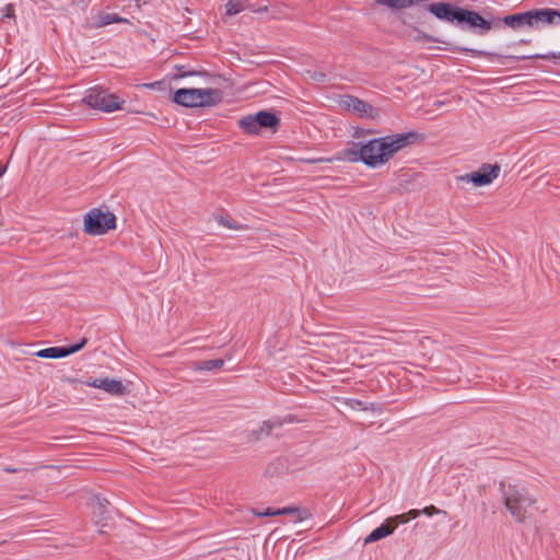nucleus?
<instances>
[{"instance_id":"nucleus-1","label":"nucleus","mask_w":560,"mask_h":560,"mask_svg":"<svg viewBox=\"0 0 560 560\" xmlns=\"http://www.w3.org/2000/svg\"><path fill=\"white\" fill-rule=\"evenodd\" d=\"M423 141V136L416 131L393 133L365 142L354 143L347 150L352 162H362L372 168L387 164L399 151Z\"/></svg>"},{"instance_id":"nucleus-2","label":"nucleus","mask_w":560,"mask_h":560,"mask_svg":"<svg viewBox=\"0 0 560 560\" xmlns=\"http://www.w3.org/2000/svg\"><path fill=\"white\" fill-rule=\"evenodd\" d=\"M424 11L433 14L438 20L455 25L462 30H469L485 35L491 30V23L478 12L454 5L448 2L424 4Z\"/></svg>"},{"instance_id":"nucleus-3","label":"nucleus","mask_w":560,"mask_h":560,"mask_svg":"<svg viewBox=\"0 0 560 560\" xmlns=\"http://www.w3.org/2000/svg\"><path fill=\"white\" fill-rule=\"evenodd\" d=\"M499 489L504 506L513 520L521 524L525 523L532 515V510L535 508L536 499L527 489L517 485L501 481Z\"/></svg>"},{"instance_id":"nucleus-4","label":"nucleus","mask_w":560,"mask_h":560,"mask_svg":"<svg viewBox=\"0 0 560 560\" xmlns=\"http://www.w3.org/2000/svg\"><path fill=\"white\" fill-rule=\"evenodd\" d=\"M223 100V93L218 88L178 89L173 94V101L184 107H210Z\"/></svg>"},{"instance_id":"nucleus-5","label":"nucleus","mask_w":560,"mask_h":560,"mask_svg":"<svg viewBox=\"0 0 560 560\" xmlns=\"http://www.w3.org/2000/svg\"><path fill=\"white\" fill-rule=\"evenodd\" d=\"M116 228V215L108 209L93 208L83 217V232L88 235H104Z\"/></svg>"},{"instance_id":"nucleus-6","label":"nucleus","mask_w":560,"mask_h":560,"mask_svg":"<svg viewBox=\"0 0 560 560\" xmlns=\"http://www.w3.org/2000/svg\"><path fill=\"white\" fill-rule=\"evenodd\" d=\"M280 124V119L271 112L260 110L254 115H246L237 120L240 129L250 136H257L262 128L276 130Z\"/></svg>"},{"instance_id":"nucleus-7","label":"nucleus","mask_w":560,"mask_h":560,"mask_svg":"<svg viewBox=\"0 0 560 560\" xmlns=\"http://www.w3.org/2000/svg\"><path fill=\"white\" fill-rule=\"evenodd\" d=\"M500 172L499 164H482L477 171L458 176L457 180L474 187L488 186L499 177Z\"/></svg>"},{"instance_id":"nucleus-8","label":"nucleus","mask_w":560,"mask_h":560,"mask_svg":"<svg viewBox=\"0 0 560 560\" xmlns=\"http://www.w3.org/2000/svg\"><path fill=\"white\" fill-rule=\"evenodd\" d=\"M84 102L92 108L107 113L119 109L124 103L117 95L102 89H92L84 97Z\"/></svg>"},{"instance_id":"nucleus-9","label":"nucleus","mask_w":560,"mask_h":560,"mask_svg":"<svg viewBox=\"0 0 560 560\" xmlns=\"http://www.w3.org/2000/svg\"><path fill=\"white\" fill-rule=\"evenodd\" d=\"M491 23V28H499L502 24L513 31H522L525 28H534L532 10L505 15L504 18H492L488 20Z\"/></svg>"},{"instance_id":"nucleus-10","label":"nucleus","mask_w":560,"mask_h":560,"mask_svg":"<svg viewBox=\"0 0 560 560\" xmlns=\"http://www.w3.org/2000/svg\"><path fill=\"white\" fill-rule=\"evenodd\" d=\"M340 106L361 118L375 119L380 115L377 108L351 95L343 96L340 100Z\"/></svg>"},{"instance_id":"nucleus-11","label":"nucleus","mask_w":560,"mask_h":560,"mask_svg":"<svg viewBox=\"0 0 560 560\" xmlns=\"http://www.w3.org/2000/svg\"><path fill=\"white\" fill-rule=\"evenodd\" d=\"M84 384L90 387L98 388L113 396H125L129 394V389L120 380L116 378H94L85 381Z\"/></svg>"},{"instance_id":"nucleus-12","label":"nucleus","mask_w":560,"mask_h":560,"mask_svg":"<svg viewBox=\"0 0 560 560\" xmlns=\"http://www.w3.org/2000/svg\"><path fill=\"white\" fill-rule=\"evenodd\" d=\"M534 28L545 25H560V11L551 8L532 10Z\"/></svg>"},{"instance_id":"nucleus-13","label":"nucleus","mask_w":560,"mask_h":560,"mask_svg":"<svg viewBox=\"0 0 560 560\" xmlns=\"http://www.w3.org/2000/svg\"><path fill=\"white\" fill-rule=\"evenodd\" d=\"M86 343V339L83 338L79 343L71 347H50L37 351V357L45 359H57L65 358L72 353L80 351Z\"/></svg>"},{"instance_id":"nucleus-14","label":"nucleus","mask_w":560,"mask_h":560,"mask_svg":"<svg viewBox=\"0 0 560 560\" xmlns=\"http://www.w3.org/2000/svg\"><path fill=\"white\" fill-rule=\"evenodd\" d=\"M109 502L107 499L102 498L100 495L93 494L88 502V505L95 517V524L97 526L104 527L105 524L103 521L106 518L107 506Z\"/></svg>"},{"instance_id":"nucleus-15","label":"nucleus","mask_w":560,"mask_h":560,"mask_svg":"<svg viewBox=\"0 0 560 560\" xmlns=\"http://www.w3.org/2000/svg\"><path fill=\"white\" fill-rule=\"evenodd\" d=\"M254 514L259 517L264 516H277V515H291L295 522H301L305 518V512L299 508L288 506L283 509H266L264 511H254Z\"/></svg>"},{"instance_id":"nucleus-16","label":"nucleus","mask_w":560,"mask_h":560,"mask_svg":"<svg viewBox=\"0 0 560 560\" xmlns=\"http://www.w3.org/2000/svg\"><path fill=\"white\" fill-rule=\"evenodd\" d=\"M281 425V422L279 421H264L258 425L256 429H252L247 432V439L250 442H257L268 435H270L271 431L275 428H279Z\"/></svg>"},{"instance_id":"nucleus-17","label":"nucleus","mask_w":560,"mask_h":560,"mask_svg":"<svg viewBox=\"0 0 560 560\" xmlns=\"http://www.w3.org/2000/svg\"><path fill=\"white\" fill-rule=\"evenodd\" d=\"M61 469L57 466H43L39 468V479L42 486H48L49 482H57L61 479Z\"/></svg>"},{"instance_id":"nucleus-18","label":"nucleus","mask_w":560,"mask_h":560,"mask_svg":"<svg viewBox=\"0 0 560 560\" xmlns=\"http://www.w3.org/2000/svg\"><path fill=\"white\" fill-rule=\"evenodd\" d=\"M395 530V524H390L388 520L386 523L382 524L380 527L375 528L364 538V544H372L382 538L389 536Z\"/></svg>"},{"instance_id":"nucleus-19","label":"nucleus","mask_w":560,"mask_h":560,"mask_svg":"<svg viewBox=\"0 0 560 560\" xmlns=\"http://www.w3.org/2000/svg\"><path fill=\"white\" fill-rule=\"evenodd\" d=\"M127 22L126 19L119 16L117 13H101L98 14L94 25L96 27H103L112 23Z\"/></svg>"},{"instance_id":"nucleus-20","label":"nucleus","mask_w":560,"mask_h":560,"mask_svg":"<svg viewBox=\"0 0 560 560\" xmlns=\"http://www.w3.org/2000/svg\"><path fill=\"white\" fill-rule=\"evenodd\" d=\"M224 365V360L222 359H214V360H207L198 363L196 366L197 370L201 371H210V370H219Z\"/></svg>"},{"instance_id":"nucleus-21","label":"nucleus","mask_w":560,"mask_h":560,"mask_svg":"<svg viewBox=\"0 0 560 560\" xmlns=\"http://www.w3.org/2000/svg\"><path fill=\"white\" fill-rule=\"evenodd\" d=\"M170 82H171V79L170 80L163 79V80L154 81L151 83H144L143 86L147 89H150V90L166 92V91H171Z\"/></svg>"},{"instance_id":"nucleus-22","label":"nucleus","mask_w":560,"mask_h":560,"mask_svg":"<svg viewBox=\"0 0 560 560\" xmlns=\"http://www.w3.org/2000/svg\"><path fill=\"white\" fill-rule=\"evenodd\" d=\"M225 8H226V14L228 15H235L242 11H244L245 9V5L241 2V1H237V0H230L226 4H225Z\"/></svg>"},{"instance_id":"nucleus-23","label":"nucleus","mask_w":560,"mask_h":560,"mask_svg":"<svg viewBox=\"0 0 560 560\" xmlns=\"http://www.w3.org/2000/svg\"><path fill=\"white\" fill-rule=\"evenodd\" d=\"M220 224H222L223 226L228 228V229H231V230H242V226L241 225H237L233 219L231 218H221L219 220Z\"/></svg>"},{"instance_id":"nucleus-24","label":"nucleus","mask_w":560,"mask_h":560,"mask_svg":"<svg viewBox=\"0 0 560 560\" xmlns=\"http://www.w3.org/2000/svg\"><path fill=\"white\" fill-rule=\"evenodd\" d=\"M388 522L390 524H395V527L397 526V523H407L409 522V517L406 513L396 515L394 517L388 518Z\"/></svg>"},{"instance_id":"nucleus-25","label":"nucleus","mask_w":560,"mask_h":560,"mask_svg":"<svg viewBox=\"0 0 560 560\" xmlns=\"http://www.w3.org/2000/svg\"><path fill=\"white\" fill-rule=\"evenodd\" d=\"M421 513L428 515V516H432L434 514H439V513H446L445 511H441L439 510L438 508H435L434 505H429V506H425L423 510H420Z\"/></svg>"},{"instance_id":"nucleus-26","label":"nucleus","mask_w":560,"mask_h":560,"mask_svg":"<svg viewBox=\"0 0 560 560\" xmlns=\"http://www.w3.org/2000/svg\"><path fill=\"white\" fill-rule=\"evenodd\" d=\"M354 406L360 407L363 410H369V407L366 405H364V402H362L360 400H353L352 404H351V407H354ZM370 409L374 410V404H371Z\"/></svg>"},{"instance_id":"nucleus-27","label":"nucleus","mask_w":560,"mask_h":560,"mask_svg":"<svg viewBox=\"0 0 560 560\" xmlns=\"http://www.w3.org/2000/svg\"><path fill=\"white\" fill-rule=\"evenodd\" d=\"M406 514L408 515L409 521H410L412 518H417L421 514V511L420 510H410Z\"/></svg>"},{"instance_id":"nucleus-28","label":"nucleus","mask_w":560,"mask_h":560,"mask_svg":"<svg viewBox=\"0 0 560 560\" xmlns=\"http://www.w3.org/2000/svg\"><path fill=\"white\" fill-rule=\"evenodd\" d=\"M323 77H324L323 72H313L312 79L316 80V81H320Z\"/></svg>"},{"instance_id":"nucleus-29","label":"nucleus","mask_w":560,"mask_h":560,"mask_svg":"<svg viewBox=\"0 0 560 560\" xmlns=\"http://www.w3.org/2000/svg\"><path fill=\"white\" fill-rule=\"evenodd\" d=\"M538 58H541V59H556L557 56L555 54L552 55H540V56H537Z\"/></svg>"},{"instance_id":"nucleus-30","label":"nucleus","mask_w":560,"mask_h":560,"mask_svg":"<svg viewBox=\"0 0 560 560\" xmlns=\"http://www.w3.org/2000/svg\"><path fill=\"white\" fill-rule=\"evenodd\" d=\"M186 73H188V74H192L194 72H192V71H189V72H183V73H182V74H179V75H174V77H172V79H174V80L179 79V78H182V77H185V74H186Z\"/></svg>"},{"instance_id":"nucleus-31","label":"nucleus","mask_w":560,"mask_h":560,"mask_svg":"<svg viewBox=\"0 0 560 560\" xmlns=\"http://www.w3.org/2000/svg\"><path fill=\"white\" fill-rule=\"evenodd\" d=\"M174 70H177V71H180V70H184V67L183 66H178V65H175L173 67Z\"/></svg>"},{"instance_id":"nucleus-32","label":"nucleus","mask_w":560,"mask_h":560,"mask_svg":"<svg viewBox=\"0 0 560 560\" xmlns=\"http://www.w3.org/2000/svg\"><path fill=\"white\" fill-rule=\"evenodd\" d=\"M322 161H324V160H323V159H318V160H308L307 162H310V163H316V162H322Z\"/></svg>"},{"instance_id":"nucleus-33","label":"nucleus","mask_w":560,"mask_h":560,"mask_svg":"<svg viewBox=\"0 0 560 560\" xmlns=\"http://www.w3.org/2000/svg\"><path fill=\"white\" fill-rule=\"evenodd\" d=\"M67 381H68L69 383H71V384H73V383H77V382H78V380H77V378H68Z\"/></svg>"},{"instance_id":"nucleus-34","label":"nucleus","mask_w":560,"mask_h":560,"mask_svg":"<svg viewBox=\"0 0 560 560\" xmlns=\"http://www.w3.org/2000/svg\"><path fill=\"white\" fill-rule=\"evenodd\" d=\"M5 470L10 471V472L14 471V469H12V468H9V469H5Z\"/></svg>"}]
</instances>
